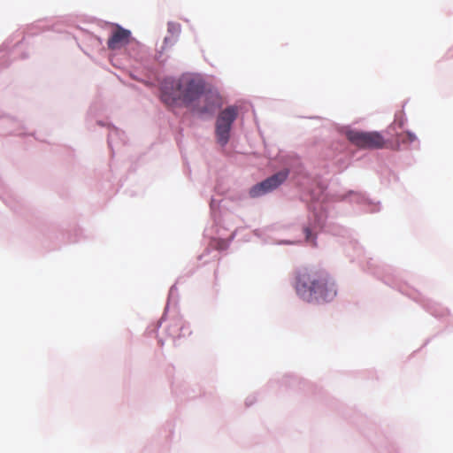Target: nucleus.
Masks as SVG:
<instances>
[{"label": "nucleus", "mask_w": 453, "mask_h": 453, "mask_svg": "<svg viewBox=\"0 0 453 453\" xmlns=\"http://www.w3.org/2000/svg\"><path fill=\"white\" fill-rule=\"evenodd\" d=\"M131 32L127 29L116 25L107 41V46L110 50H119L129 42Z\"/></svg>", "instance_id": "423d86ee"}, {"label": "nucleus", "mask_w": 453, "mask_h": 453, "mask_svg": "<svg viewBox=\"0 0 453 453\" xmlns=\"http://www.w3.org/2000/svg\"><path fill=\"white\" fill-rule=\"evenodd\" d=\"M296 291L308 303H323L333 301L337 296V287L332 277L324 270L300 269L296 277Z\"/></svg>", "instance_id": "f257e3e1"}, {"label": "nucleus", "mask_w": 453, "mask_h": 453, "mask_svg": "<svg viewBox=\"0 0 453 453\" xmlns=\"http://www.w3.org/2000/svg\"><path fill=\"white\" fill-rule=\"evenodd\" d=\"M174 326H175L176 327L180 328V322H176V323L174 324Z\"/></svg>", "instance_id": "9d476101"}, {"label": "nucleus", "mask_w": 453, "mask_h": 453, "mask_svg": "<svg viewBox=\"0 0 453 453\" xmlns=\"http://www.w3.org/2000/svg\"><path fill=\"white\" fill-rule=\"evenodd\" d=\"M237 108L230 106L222 111L216 120V136L217 141L222 146L226 145L229 140V134L232 124L237 117Z\"/></svg>", "instance_id": "20e7f679"}, {"label": "nucleus", "mask_w": 453, "mask_h": 453, "mask_svg": "<svg viewBox=\"0 0 453 453\" xmlns=\"http://www.w3.org/2000/svg\"><path fill=\"white\" fill-rule=\"evenodd\" d=\"M204 82L197 76L184 74L178 80H165L162 85L161 99L167 106H194L200 102Z\"/></svg>", "instance_id": "f03ea898"}, {"label": "nucleus", "mask_w": 453, "mask_h": 453, "mask_svg": "<svg viewBox=\"0 0 453 453\" xmlns=\"http://www.w3.org/2000/svg\"><path fill=\"white\" fill-rule=\"evenodd\" d=\"M399 126H400V127H402V126H403V121H402V120L399 122Z\"/></svg>", "instance_id": "9b49d317"}, {"label": "nucleus", "mask_w": 453, "mask_h": 453, "mask_svg": "<svg viewBox=\"0 0 453 453\" xmlns=\"http://www.w3.org/2000/svg\"><path fill=\"white\" fill-rule=\"evenodd\" d=\"M304 232H305V235H306V240H307L308 242H311V243H313V244H314L313 240H311V230H310L308 227H306V228L304 229Z\"/></svg>", "instance_id": "1a4fd4ad"}, {"label": "nucleus", "mask_w": 453, "mask_h": 453, "mask_svg": "<svg viewBox=\"0 0 453 453\" xmlns=\"http://www.w3.org/2000/svg\"><path fill=\"white\" fill-rule=\"evenodd\" d=\"M417 137L411 132H405L397 135V141L403 143H411L416 141Z\"/></svg>", "instance_id": "6e6552de"}, {"label": "nucleus", "mask_w": 453, "mask_h": 453, "mask_svg": "<svg viewBox=\"0 0 453 453\" xmlns=\"http://www.w3.org/2000/svg\"><path fill=\"white\" fill-rule=\"evenodd\" d=\"M348 140L361 149L379 150L385 145L383 136L378 132H363L350 130L347 133Z\"/></svg>", "instance_id": "7ed1b4c3"}, {"label": "nucleus", "mask_w": 453, "mask_h": 453, "mask_svg": "<svg viewBox=\"0 0 453 453\" xmlns=\"http://www.w3.org/2000/svg\"><path fill=\"white\" fill-rule=\"evenodd\" d=\"M218 103V96L212 93L203 92V96L200 97V102L195 104V109L200 113H212Z\"/></svg>", "instance_id": "0eeeda50"}, {"label": "nucleus", "mask_w": 453, "mask_h": 453, "mask_svg": "<svg viewBox=\"0 0 453 453\" xmlns=\"http://www.w3.org/2000/svg\"><path fill=\"white\" fill-rule=\"evenodd\" d=\"M288 174V170H283L257 183L250 188V196L257 197L276 189L287 180Z\"/></svg>", "instance_id": "39448f33"}]
</instances>
